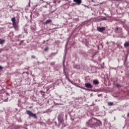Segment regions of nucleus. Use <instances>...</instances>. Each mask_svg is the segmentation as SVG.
I'll list each match as a JSON object with an SVG mask.
<instances>
[{
	"mask_svg": "<svg viewBox=\"0 0 129 129\" xmlns=\"http://www.w3.org/2000/svg\"><path fill=\"white\" fill-rule=\"evenodd\" d=\"M100 124H101V122L95 118L90 119L86 122V125L89 127H95V126H98Z\"/></svg>",
	"mask_w": 129,
	"mask_h": 129,
	"instance_id": "1",
	"label": "nucleus"
},
{
	"mask_svg": "<svg viewBox=\"0 0 129 129\" xmlns=\"http://www.w3.org/2000/svg\"><path fill=\"white\" fill-rule=\"evenodd\" d=\"M11 21L12 22V25L13 26V28L16 30L18 31L19 30V27L18 26V24L16 23V19L15 18H12L11 19Z\"/></svg>",
	"mask_w": 129,
	"mask_h": 129,
	"instance_id": "2",
	"label": "nucleus"
},
{
	"mask_svg": "<svg viewBox=\"0 0 129 129\" xmlns=\"http://www.w3.org/2000/svg\"><path fill=\"white\" fill-rule=\"evenodd\" d=\"M26 113L30 117H34V118H37V114L32 112L30 110H27Z\"/></svg>",
	"mask_w": 129,
	"mask_h": 129,
	"instance_id": "3",
	"label": "nucleus"
},
{
	"mask_svg": "<svg viewBox=\"0 0 129 129\" xmlns=\"http://www.w3.org/2000/svg\"><path fill=\"white\" fill-rule=\"evenodd\" d=\"M85 87H86L87 88H93V86H92V85H91L90 83H86L85 84Z\"/></svg>",
	"mask_w": 129,
	"mask_h": 129,
	"instance_id": "4",
	"label": "nucleus"
},
{
	"mask_svg": "<svg viewBox=\"0 0 129 129\" xmlns=\"http://www.w3.org/2000/svg\"><path fill=\"white\" fill-rule=\"evenodd\" d=\"M73 2L74 3H76V4L78 6L81 5V3H82V0H74Z\"/></svg>",
	"mask_w": 129,
	"mask_h": 129,
	"instance_id": "5",
	"label": "nucleus"
},
{
	"mask_svg": "<svg viewBox=\"0 0 129 129\" xmlns=\"http://www.w3.org/2000/svg\"><path fill=\"white\" fill-rule=\"evenodd\" d=\"M121 30H122L121 28L117 27L115 29V33H118V31H119V32H120V35H122V33H121Z\"/></svg>",
	"mask_w": 129,
	"mask_h": 129,
	"instance_id": "6",
	"label": "nucleus"
},
{
	"mask_svg": "<svg viewBox=\"0 0 129 129\" xmlns=\"http://www.w3.org/2000/svg\"><path fill=\"white\" fill-rule=\"evenodd\" d=\"M97 30L99 32H102L103 31L105 30V28L104 27H98Z\"/></svg>",
	"mask_w": 129,
	"mask_h": 129,
	"instance_id": "7",
	"label": "nucleus"
},
{
	"mask_svg": "<svg viewBox=\"0 0 129 129\" xmlns=\"http://www.w3.org/2000/svg\"><path fill=\"white\" fill-rule=\"evenodd\" d=\"M50 23H52V20L51 19H48L43 23V25H47V24H50Z\"/></svg>",
	"mask_w": 129,
	"mask_h": 129,
	"instance_id": "8",
	"label": "nucleus"
},
{
	"mask_svg": "<svg viewBox=\"0 0 129 129\" xmlns=\"http://www.w3.org/2000/svg\"><path fill=\"white\" fill-rule=\"evenodd\" d=\"M58 120L59 121V122H60V123H62L63 122V118L61 117H58Z\"/></svg>",
	"mask_w": 129,
	"mask_h": 129,
	"instance_id": "9",
	"label": "nucleus"
},
{
	"mask_svg": "<svg viewBox=\"0 0 129 129\" xmlns=\"http://www.w3.org/2000/svg\"><path fill=\"white\" fill-rule=\"evenodd\" d=\"M93 83L94 84V85H98V84H99V82H98L97 80H94L93 81Z\"/></svg>",
	"mask_w": 129,
	"mask_h": 129,
	"instance_id": "10",
	"label": "nucleus"
},
{
	"mask_svg": "<svg viewBox=\"0 0 129 129\" xmlns=\"http://www.w3.org/2000/svg\"><path fill=\"white\" fill-rule=\"evenodd\" d=\"M4 43H5V40H4L3 39H0V44L3 45V44H4Z\"/></svg>",
	"mask_w": 129,
	"mask_h": 129,
	"instance_id": "11",
	"label": "nucleus"
},
{
	"mask_svg": "<svg viewBox=\"0 0 129 129\" xmlns=\"http://www.w3.org/2000/svg\"><path fill=\"white\" fill-rule=\"evenodd\" d=\"M124 47H128L129 46V42H126L124 44Z\"/></svg>",
	"mask_w": 129,
	"mask_h": 129,
	"instance_id": "12",
	"label": "nucleus"
},
{
	"mask_svg": "<svg viewBox=\"0 0 129 129\" xmlns=\"http://www.w3.org/2000/svg\"><path fill=\"white\" fill-rule=\"evenodd\" d=\"M125 30L127 31L128 32V35H129V27L128 26H126L125 27Z\"/></svg>",
	"mask_w": 129,
	"mask_h": 129,
	"instance_id": "13",
	"label": "nucleus"
},
{
	"mask_svg": "<svg viewBox=\"0 0 129 129\" xmlns=\"http://www.w3.org/2000/svg\"><path fill=\"white\" fill-rule=\"evenodd\" d=\"M116 87H117V88H120V87H121V86H120V85H119L118 84H117Z\"/></svg>",
	"mask_w": 129,
	"mask_h": 129,
	"instance_id": "14",
	"label": "nucleus"
},
{
	"mask_svg": "<svg viewBox=\"0 0 129 129\" xmlns=\"http://www.w3.org/2000/svg\"><path fill=\"white\" fill-rule=\"evenodd\" d=\"M108 104L109 106L112 105V104H113V103L111 102H108Z\"/></svg>",
	"mask_w": 129,
	"mask_h": 129,
	"instance_id": "15",
	"label": "nucleus"
},
{
	"mask_svg": "<svg viewBox=\"0 0 129 129\" xmlns=\"http://www.w3.org/2000/svg\"><path fill=\"white\" fill-rule=\"evenodd\" d=\"M99 20H100V21H105V20H106V19L105 18H104L99 19Z\"/></svg>",
	"mask_w": 129,
	"mask_h": 129,
	"instance_id": "16",
	"label": "nucleus"
},
{
	"mask_svg": "<svg viewBox=\"0 0 129 129\" xmlns=\"http://www.w3.org/2000/svg\"><path fill=\"white\" fill-rule=\"evenodd\" d=\"M49 49V48H48V47H46L44 48V51H48V49Z\"/></svg>",
	"mask_w": 129,
	"mask_h": 129,
	"instance_id": "17",
	"label": "nucleus"
},
{
	"mask_svg": "<svg viewBox=\"0 0 129 129\" xmlns=\"http://www.w3.org/2000/svg\"><path fill=\"white\" fill-rule=\"evenodd\" d=\"M82 89H84V90H86V88L83 87L82 88Z\"/></svg>",
	"mask_w": 129,
	"mask_h": 129,
	"instance_id": "18",
	"label": "nucleus"
},
{
	"mask_svg": "<svg viewBox=\"0 0 129 129\" xmlns=\"http://www.w3.org/2000/svg\"><path fill=\"white\" fill-rule=\"evenodd\" d=\"M3 69V67L2 66H0V70H2Z\"/></svg>",
	"mask_w": 129,
	"mask_h": 129,
	"instance_id": "19",
	"label": "nucleus"
},
{
	"mask_svg": "<svg viewBox=\"0 0 129 129\" xmlns=\"http://www.w3.org/2000/svg\"><path fill=\"white\" fill-rule=\"evenodd\" d=\"M66 48H67V43L66 44Z\"/></svg>",
	"mask_w": 129,
	"mask_h": 129,
	"instance_id": "20",
	"label": "nucleus"
},
{
	"mask_svg": "<svg viewBox=\"0 0 129 129\" xmlns=\"http://www.w3.org/2000/svg\"><path fill=\"white\" fill-rule=\"evenodd\" d=\"M4 101H8V100H4Z\"/></svg>",
	"mask_w": 129,
	"mask_h": 129,
	"instance_id": "21",
	"label": "nucleus"
},
{
	"mask_svg": "<svg viewBox=\"0 0 129 129\" xmlns=\"http://www.w3.org/2000/svg\"><path fill=\"white\" fill-rule=\"evenodd\" d=\"M53 3H54V4H55V3H56L55 1H53Z\"/></svg>",
	"mask_w": 129,
	"mask_h": 129,
	"instance_id": "22",
	"label": "nucleus"
},
{
	"mask_svg": "<svg viewBox=\"0 0 129 129\" xmlns=\"http://www.w3.org/2000/svg\"><path fill=\"white\" fill-rule=\"evenodd\" d=\"M26 73L27 74H28V72H26Z\"/></svg>",
	"mask_w": 129,
	"mask_h": 129,
	"instance_id": "23",
	"label": "nucleus"
},
{
	"mask_svg": "<svg viewBox=\"0 0 129 129\" xmlns=\"http://www.w3.org/2000/svg\"><path fill=\"white\" fill-rule=\"evenodd\" d=\"M84 7H87V6H84Z\"/></svg>",
	"mask_w": 129,
	"mask_h": 129,
	"instance_id": "24",
	"label": "nucleus"
},
{
	"mask_svg": "<svg viewBox=\"0 0 129 129\" xmlns=\"http://www.w3.org/2000/svg\"><path fill=\"white\" fill-rule=\"evenodd\" d=\"M25 73H23V74H24Z\"/></svg>",
	"mask_w": 129,
	"mask_h": 129,
	"instance_id": "25",
	"label": "nucleus"
}]
</instances>
